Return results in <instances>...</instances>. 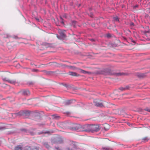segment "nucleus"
I'll return each instance as SVG.
<instances>
[{"label": "nucleus", "instance_id": "19", "mask_svg": "<svg viewBox=\"0 0 150 150\" xmlns=\"http://www.w3.org/2000/svg\"><path fill=\"white\" fill-rule=\"evenodd\" d=\"M7 81L13 84H15V83H16V81H15L13 80H7Z\"/></svg>", "mask_w": 150, "mask_h": 150}, {"label": "nucleus", "instance_id": "40", "mask_svg": "<svg viewBox=\"0 0 150 150\" xmlns=\"http://www.w3.org/2000/svg\"><path fill=\"white\" fill-rule=\"evenodd\" d=\"M72 67H72V66H70V68H72Z\"/></svg>", "mask_w": 150, "mask_h": 150}, {"label": "nucleus", "instance_id": "16", "mask_svg": "<svg viewBox=\"0 0 150 150\" xmlns=\"http://www.w3.org/2000/svg\"><path fill=\"white\" fill-rule=\"evenodd\" d=\"M79 70H80V72L81 73L83 74H86V73L90 74V73H89L88 71H86L85 70H83L82 69H80Z\"/></svg>", "mask_w": 150, "mask_h": 150}, {"label": "nucleus", "instance_id": "41", "mask_svg": "<svg viewBox=\"0 0 150 150\" xmlns=\"http://www.w3.org/2000/svg\"><path fill=\"white\" fill-rule=\"evenodd\" d=\"M105 103V102H104V103ZM105 104H104V105H105Z\"/></svg>", "mask_w": 150, "mask_h": 150}, {"label": "nucleus", "instance_id": "39", "mask_svg": "<svg viewBox=\"0 0 150 150\" xmlns=\"http://www.w3.org/2000/svg\"><path fill=\"white\" fill-rule=\"evenodd\" d=\"M36 19L38 21H39V19H37L36 18Z\"/></svg>", "mask_w": 150, "mask_h": 150}, {"label": "nucleus", "instance_id": "14", "mask_svg": "<svg viewBox=\"0 0 150 150\" xmlns=\"http://www.w3.org/2000/svg\"><path fill=\"white\" fill-rule=\"evenodd\" d=\"M50 131H47L45 132H38V134H49L50 133Z\"/></svg>", "mask_w": 150, "mask_h": 150}, {"label": "nucleus", "instance_id": "5", "mask_svg": "<svg viewBox=\"0 0 150 150\" xmlns=\"http://www.w3.org/2000/svg\"><path fill=\"white\" fill-rule=\"evenodd\" d=\"M22 94L24 96H28L30 95V93L28 90H24L22 91Z\"/></svg>", "mask_w": 150, "mask_h": 150}, {"label": "nucleus", "instance_id": "7", "mask_svg": "<svg viewBox=\"0 0 150 150\" xmlns=\"http://www.w3.org/2000/svg\"><path fill=\"white\" fill-rule=\"evenodd\" d=\"M69 74L70 75H71V76H79V74H77L75 72H71V71L69 72Z\"/></svg>", "mask_w": 150, "mask_h": 150}, {"label": "nucleus", "instance_id": "27", "mask_svg": "<svg viewBox=\"0 0 150 150\" xmlns=\"http://www.w3.org/2000/svg\"><path fill=\"white\" fill-rule=\"evenodd\" d=\"M39 148L38 147H35L33 149V150H39Z\"/></svg>", "mask_w": 150, "mask_h": 150}, {"label": "nucleus", "instance_id": "15", "mask_svg": "<svg viewBox=\"0 0 150 150\" xmlns=\"http://www.w3.org/2000/svg\"><path fill=\"white\" fill-rule=\"evenodd\" d=\"M63 142V140L61 138H59L58 139L57 143L58 144H60Z\"/></svg>", "mask_w": 150, "mask_h": 150}, {"label": "nucleus", "instance_id": "24", "mask_svg": "<svg viewBox=\"0 0 150 150\" xmlns=\"http://www.w3.org/2000/svg\"><path fill=\"white\" fill-rule=\"evenodd\" d=\"M113 19L115 21H119V19L117 17H114L113 18Z\"/></svg>", "mask_w": 150, "mask_h": 150}, {"label": "nucleus", "instance_id": "38", "mask_svg": "<svg viewBox=\"0 0 150 150\" xmlns=\"http://www.w3.org/2000/svg\"><path fill=\"white\" fill-rule=\"evenodd\" d=\"M17 36H16L15 37H14V38H17Z\"/></svg>", "mask_w": 150, "mask_h": 150}, {"label": "nucleus", "instance_id": "3", "mask_svg": "<svg viewBox=\"0 0 150 150\" xmlns=\"http://www.w3.org/2000/svg\"><path fill=\"white\" fill-rule=\"evenodd\" d=\"M59 32L60 35H57V38L61 40L64 39L65 37V35L63 31H59Z\"/></svg>", "mask_w": 150, "mask_h": 150}, {"label": "nucleus", "instance_id": "9", "mask_svg": "<svg viewBox=\"0 0 150 150\" xmlns=\"http://www.w3.org/2000/svg\"><path fill=\"white\" fill-rule=\"evenodd\" d=\"M101 149L102 150H112V149L109 147H102L101 148Z\"/></svg>", "mask_w": 150, "mask_h": 150}, {"label": "nucleus", "instance_id": "10", "mask_svg": "<svg viewBox=\"0 0 150 150\" xmlns=\"http://www.w3.org/2000/svg\"><path fill=\"white\" fill-rule=\"evenodd\" d=\"M73 100H69L67 101L65 103V104L66 105H68L71 104L73 103Z\"/></svg>", "mask_w": 150, "mask_h": 150}, {"label": "nucleus", "instance_id": "11", "mask_svg": "<svg viewBox=\"0 0 150 150\" xmlns=\"http://www.w3.org/2000/svg\"><path fill=\"white\" fill-rule=\"evenodd\" d=\"M149 140V139L148 137H145L142 139V142H146L148 141Z\"/></svg>", "mask_w": 150, "mask_h": 150}, {"label": "nucleus", "instance_id": "26", "mask_svg": "<svg viewBox=\"0 0 150 150\" xmlns=\"http://www.w3.org/2000/svg\"><path fill=\"white\" fill-rule=\"evenodd\" d=\"M60 19L61 20V23L62 24H64V21H63V19L62 18V17H60Z\"/></svg>", "mask_w": 150, "mask_h": 150}, {"label": "nucleus", "instance_id": "35", "mask_svg": "<svg viewBox=\"0 0 150 150\" xmlns=\"http://www.w3.org/2000/svg\"><path fill=\"white\" fill-rule=\"evenodd\" d=\"M56 148L57 150H59V147H56Z\"/></svg>", "mask_w": 150, "mask_h": 150}, {"label": "nucleus", "instance_id": "28", "mask_svg": "<svg viewBox=\"0 0 150 150\" xmlns=\"http://www.w3.org/2000/svg\"><path fill=\"white\" fill-rule=\"evenodd\" d=\"M106 36H107V37L109 38V37H110L111 35H110V34H107Z\"/></svg>", "mask_w": 150, "mask_h": 150}, {"label": "nucleus", "instance_id": "21", "mask_svg": "<svg viewBox=\"0 0 150 150\" xmlns=\"http://www.w3.org/2000/svg\"><path fill=\"white\" fill-rule=\"evenodd\" d=\"M43 145L45 147L48 149H49L50 148L49 145L46 142L44 143L43 144Z\"/></svg>", "mask_w": 150, "mask_h": 150}, {"label": "nucleus", "instance_id": "22", "mask_svg": "<svg viewBox=\"0 0 150 150\" xmlns=\"http://www.w3.org/2000/svg\"><path fill=\"white\" fill-rule=\"evenodd\" d=\"M52 116L53 118L55 119H58L59 118V116L56 114L52 115Z\"/></svg>", "mask_w": 150, "mask_h": 150}, {"label": "nucleus", "instance_id": "37", "mask_svg": "<svg viewBox=\"0 0 150 150\" xmlns=\"http://www.w3.org/2000/svg\"><path fill=\"white\" fill-rule=\"evenodd\" d=\"M91 41H93L94 40H93V39H91Z\"/></svg>", "mask_w": 150, "mask_h": 150}, {"label": "nucleus", "instance_id": "23", "mask_svg": "<svg viewBox=\"0 0 150 150\" xmlns=\"http://www.w3.org/2000/svg\"><path fill=\"white\" fill-rule=\"evenodd\" d=\"M137 75L139 77H143L144 76L143 74L139 73H137Z\"/></svg>", "mask_w": 150, "mask_h": 150}, {"label": "nucleus", "instance_id": "31", "mask_svg": "<svg viewBox=\"0 0 150 150\" xmlns=\"http://www.w3.org/2000/svg\"><path fill=\"white\" fill-rule=\"evenodd\" d=\"M149 31H144V33L145 34H146V33H149Z\"/></svg>", "mask_w": 150, "mask_h": 150}, {"label": "nucleus", "instance_id": "6", "mask_svg": "<svg viewBox=\"0 0 150 150\" xmlns=\"http://www.w3.org/2000/svg\"><path fill=\"white\" fill-rule=\"evenodd\" d=\"M81 127L80 125H76L75 126L73 127V129L75 130H80V128Z\"/></svg>", "mask_w": 150, "mask_h": 150}, {"label": "nucleus", "instance_id": "18", "mask_svg": "<svg viewBox=\"0 0 150 150\" xmlns=\"http://www.w3.org/2000/svg\"><path fill=\"white\" fill-rule=\"evenodd\" d=\"M76 22L74 21H72L71 22V25L73 26L74 27H76Z\"/></svg>", "mask_w": 150, "mask_h": 150}, {"label": "nucleus", "instance_id": "8", "mask_svg": "<svg viewBox=\"0 0 150 150\" xmlns=\"http://www.w3.org/2000/svg\"><path fill=\"white\" fill-rule=\"evenodd\" d=\"M23 147L22 145H19L16 146L15 148V150H23Z\"/></svg>", "mask_w": 150, "mask_h": 150}, {"label": "nucleus", "instance_id": "34", "mask_svg": "<svg viewBox=\"0 0 150 150\" xmlns=\"http://www.w3.org/2000/svg\"><path fill=\"white\" fill-rule=\"evenodd\" d=\"M63 17H65V18H66V14H65L63 16Z\"/></svg>", "mask_w": 150, "mask_h": 150}, {"label": "nucleus", "instance_id": "30", "mask_svg": "<svg viewBox=\"0 0 150 150\" xmlns=\"http://www.w3.org/2000/svg\"><path fill=\"white\" fill-rule=\"evenodd\" d=\"M122 74L120 73H117L116 74V75L117 76H120Z\"/></svg>", "mask_w": 150, "mask_h": 150}, {"label": "nucleus", "instance_id": "25", "mask_svg": "<svg viewBox=\"0 0 150 150\" xmlns=\"http://www.w3.org/2000/svg\"><path fill=\"white\" fill-rule=\"evenodd\" d=\"M145 110L146 111L150 112V109H149L148 108H146L145 109Z\"/></svg>", "mask_w": 150, "mask_h": 150}, {"label": "nucleus", "instance_id": "32", "mask_svg": "<svg viewBox=\"0 0 150 150\" xmlns=\"http://www.w3.org/2000/svg\"><path fill=\"white\" fill-rule=\"evenodd\" d=\"M8 79H6V78H4L3 79V80L4 81H7V80H8Z\"/></svg>", "mask_w": 150, "mask_h": 150}, {"label": "nucleus", "instance_id": "36", "mask_svg": "<svg viewBox=\"0 0 150 150\" xmlns=\"http://www.w3.org/2000/svg\"><path fill=\"white\" fill-rule=\"evenodd\" d=\"M133 24H134V23H131V25H133Z\"/></svg>", "mask_w": 150, "mask_h": 150}, {"label": "nucleus", "instance_id": "33", "mask_svg": "<svg viewBox=\"0 0 150 150\" xmlns=\"http://www.w3.org/2000/svg\"><path fill=\"white\" fill-rule=\"evenodd\" d=\"M5 129V128L4 127H0V130L2 129Z\"/></svg>", "mask_w": 150, "mask_h": 150}, {"label": "nucleus", "instance_id": "2", "mask_svg": "<svg viewBox=\"0 0 150 150\" xmlns=\"http://www.w3.org/2000/svg\"><path fill=\"white\" fill-rule=\"evenodd\" d=\"M94 103L95 105L98 107H101L104 104V103H102L99 100H95L94 101Z\"/></svg>", "mask_w": 150, "mask_h": 150}, {"label": "nucleus", "instance_id": "13", "mask_svg": "<svg viewBox=\"0 0 150 150\" xmlns=\"http://www.w3.org/2000/svg\"><path fill=\"white\" fill-rule=\"evenodd\" d=\"M23 113L21 112H18L14 113L13 114V115H16V116H21L23 115Z\"/></svg>", "mask_w": 150, "mask_h": 150}, {"label": "nucleus", "instance_id": "1", "mask_svg": "<svg viewBox=\"0 0 150 150\" xmlns=\"http://www.w3.org/2000/svg\"><path fill=\"white\" fill-rule=\"evenodd\" d=\"M86 127L88 128V129L85 130V131L91 132H97L100 129V127L98 125H88L86 126Z\"/></svg>", "mask_w": 150, "mask_h": 150}, {"label": "nucleus", "instance_id": "4", "mask_svg": "<svg viewBox=\"0 0 150 150\" xmlns=\"http://www.w3.org/2000/svg\"><path fill=\"white\" fill-rule=\"evenodd\" d=\"M21 131L24 133L25 134H30L31 135H33L34 134L33 132H30L29 130H27L25 129H22Z\"/></svg>", "mask_w": 150, "mask_h": 150}, {"label": "nucleus", "instance_id": "20", "mask_svg": "<svg viewBox=\"0 0 150 150\" xmlns=\"http://www.w3.org/2000/svg\"><path fill=\"white\" fill-rule=\"evenodd\" d=\"M23 150H31V149L29 146H26L23 149Z\"/></svg>", "mask_w": 150, "mask_h": 150}, {"label": "nucleus", "instance_id": "29", "mask_svg": "<svg viewBox=\"0 0 150 150\" xmlns=\"http://www.w3.org/2000/svg\"><path fill=\"white\" fill-rule=\"evenodd\" d=\"M38 70L36 69H33L32 70V71L33 72H36L38 71Z\"/></svg>", "mask_w": 150, "mask_h": 150}, {"label": "nucleus", "instance_id": "17", "mask_svg": "<svg viewBox=\"0 0 150 150\" xmlns=\"http://www.w3.org/2000/svg\"><path fill=\"white\" fill-rule=\"evenodd\" d=\"M128 87H127V86L125 87H121L119 88V89L121 91H124L126 89H128Z\"/></svg>", "mask_w": 150, "mask_h": 150}, {"label": "nucleus", "instance_id": "12", "mask_svg": "<svg viewBox=\"0 0 150 150\" xmlns=\"http://www.w3.org/2000/svg\"><path fill=\"white\" fill-rule=\"evenodd\" d=\"M71 146L73 147V149H70L69 148H67L66 149L67 150H74L76 149V146L74 144H72Z\"/></svg>", "mask_w": 150, "mask_h": 150}]
</instances>
